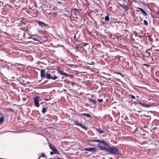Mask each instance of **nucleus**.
<instances>
[{
    "mask_svg": "<svg viewBox=\"0 0 159 159\" xmlns=\"http://www.w3.org/2000/svg\"><path fill=\"white\" fill-rule=\"evenodd\" d=\"M129 96H131V97L132 98H133V99H135V97L134 96V95H129Z\"/></svg>",
    "mask_w": 159,
    "mask_h": 159,
    "instance_id": "cd10ccee",
    "label": "nucleus"
},
{
    "mask_svg": "<svg viewBox=\"0 0 159 159\" xmlns=\"http://www.w3.org/2000/svg\"><path fill=\"white\" fill-rule=\"evenodd\" d=\"M74 123L76 125L80 126L82 129H84L85 130H87V127L83 125L82 124L79 123V122L76 121H74Z\"/></svg>",
    "mask_w": 159,
    "mask_h": 159,
    "instance_id": "39448f33",
    "label": "nucleus"
},
{
    "mask_svg": "<svg viewBox=\"0 0 159 159\" xmlns=\"http://www.w3.org/2000/svg\"><path fill=\"white\" fill-rule=\"evenodd\" d=\"M54 154V152L53 151H52H52L50 152V154L51 155H53Z\"/></svg>",
    "mask_w": 159,
    "mask_h": 159,
    "instance_id": "f704fd0d",
    "label": "nucleus"
},
{
    "mask_svg": "<svg viewBox=\"0 0 159 159\" xmlns=\"http://www.w3.org/2000/svg\"><path fill=\"white\" fill-rule=\"evenodd\" d=\"M49 147L52 150L55 147L51 143H49Z\"/></svg>",
    "mask_w": 159,
    "mask_h": 159,
    "instance_id": "a211bd4d",
    "label": "nucleus"
},
{
    "mask_svg": "<svg viewBox=\"0 0 159 159\" xmlns=\"http://www.w3.org/2000/svg\"><path fill=\"white\" fill-rule=\"evenodd\" d=\"M36 4H34V7H32L33 10H35L36 9Z\"/></svg>",
    "mask_w": 159,
    "mask_h": 159,
    "instance_id": "c756f323",
    "label": "nucleus"
},
{
    "mask_svg": "<svg viewBox=\"0 0 159 159\" xmlns=\"http://www.w3.org/2000/svg\"><path fill=\"white\" fill-rule=\"evenodd\" d=\"M107 16H105V20L106 21H108L109 20V18L108 16L109 14L107 13Z\"/></svg>",
    "mask_w": 159,
    "mask_h": 159,
    "instance_id": "4be33fe9",
    "label": "nucleus"
},
{
    "mask_svg": "<svg viewBox=\"0 0 159 159\" xmlns=\"http://www.w3.org/2000/svg\"><path fill=\"white\" fill-rule=\"evenodd\" d=\"M57 71L59 74L61 75H65L66 76H70L72 78L73 77L72 75L67 74L66 73L64 72L62 70H57Z\"/></svg>",
    "mask_w": 159,
    "mask_h": 159,
    "instance_id": "f03ea898",
    "label": "nucleus"
},
{
    "mask_svg": "<svg viewBox=\"0 0 159 159\" xmlns=\"http://www.w3.org/2000/svg\"><path fill=\"white\" fill-rule=\"evenodd\" d=\"M116 74H119L120 75H121V76H123V75H122V74L120 72H116Z\"/></svg>",
    "mask_w": 159,
    "mask_h": 159,
    "instance_id": "473e14b6",
    "label": "nucleus"
},
{
    "mask_svg": "<svg viewBox=\"0 0 159 159\" xmlns=\"http://www.w3.org/2000/svg\"><path fill=\"white\" fill-rule=\"evenodd\" d=\"M137 9L138 10H137L136 11H139V10L141 12L143 15L144 16H148V14L146 12V11H144L143 9L139 7H137Z\"/></svg>",
    "mask_w": 159,
    "mask_h": 159,
    "instance_id": "0eeeda50",
    "label": "nucleus"
},
{
    "mask_svg": "<svg viewBox=\"0 0 159 159\" xmlns=\"http://www.w3.org/2000/svg\"><path fill=\"white\" fill-rule=\"evenodd\" d=\"M88 100L90 101H91L93 104L95 105H96L97 104V102L96 99H92L90 98H88Z\"/></svg>",
    "mask_w": 159,
    "mask_h": 159,
    "instance_id": "ddd939ff",
    "label": "nucleus"
},
{
    "mask_svg": "<svg viewBox=\"0 0 159 159\" xmlns=\"http://www.w3.org/2000/svg\"><path fill=\"white\" fill-rule=\"evenodd\" d=\"M45 100H46V101H48V100H46V99H45Z\"/></svg>",
    "mask_w": 159,
    "mask_h": 159,
    "instance_id": "58836bf2",
    "label": "nucleus"
},
{
    "mask_svg": "<svg viewBox=\"0 0 159 159\" xmlns=\"http://www.w3.org/2000/svg\"><path fill=\"white\" fill-rule=\"evenodd\" d=\"M99 148L102 150H106V151L107 152V148H107L106 147L103 146H99Z\"/></svg>",
    "mask_w": 159,
    "mask_h": 159,
    "instance_id": "4468645a",
    "label": "nucleus"
},
{
    "mask_svg": "<svg viewBox=\"0 0 159 159\" xmlns=\"http://www.w3.org/2000/svg\"><path fill=\"white\" fill-rule=\"evenodd\" d=\"M140 21H142L143 20V19L142 18H140Z\"/></svg>",
    "mask_w": 159,
    "mask_h": 159,
    "instance_id": "4c0bfd02",
    "label": "nucleus"
},
{
    "mask_svg": "<svg viewBox=\"0 0 159 159\" xmlns=\"http://www.w3.org/2000/svg\"><path fill=\"white\" fill-rule=\"evenodd\" d=\"M46 157V156L45 154L43 153H42L41 154L40 156V157H39L38 159H39L41 157Z\"/></svg>",
    "mask_w": 159,
    "mask_h": 159,
    "instance_id": "412c9836",
    "label": "nucleus"
},
{
    "mask_svg": "<svg viewBox=\"0 0 159 159\" xmlns=\"http://www.w3.org/2000/svg\"><path fill=\"white\" fill-rule=\"evenodd\" d=\"M98 100L99 102H101L103 101V100L102 99H98Z\"/></svg>",
    "mask_w": 159,
    "mask_h": 159,
    "instance_id": "c85d7f7f",
    "label": "nucleus"
},
{
    "mask_svg": "<svg viewBox=\"0 0 159 159\" xmlns=\"http://www.w3.org/2000/svg\"><path fill=\"white\" fill-rule=\"evenodd\" d=\"M49 147L52 150L55 147L51 143H49Z\"/></svg>",
    "mask_w": 159,
    "mask_h": 159,
    "instance_id": "6ab92c4d",
    "label": "nucleus"
},
{
    "mask_svg": "<svg viewBox=\"0 0 159 159\" xmlns=\"http://www.w3.org/2000/svg\"><path fill=\"white\" fill-rule=\"evenodd\" d=\"M46 78L47 79H52L53 80H55L58 78V77L56 75H54L53 77L52 75L51 76L50 73H47Z\"/></svg>",
    "mask_w": 159,
    "mask_h": 159,
    "instance_id": "7ed1b4c3",
    "label": "nucleus"
},
{
    "mask_svg": "<svg viewBox=\"0 0 159 159\" xmlns=\"http://www.w3.org/2000/svg\"><path fill=\"white\" fill-rule=\"evenodd\" d=\"M5 110H8L10 111H11V112H13L14 111L11 108H8V109H5Z\"/></svg>",
    "mask_w": 159,
    "mask_h": 159,
    "instance_id": "bb28decb",
    "label": "nucleus"
},
{
    "mask_svg": "<svg viewBox=\"0 0 159 159\" xmlns=\"http://www.w3.org/2000/svg\"><path fill=\"white\" fill-rule=\"evenodd\" d=\"M88 44V43H82V44L83 45V46H87Z\"/></svg>",
    "mask_w": 159,
    "mask_h": 159,
    "instance_id": "7c9ffc66",
    "label": "nucleus"
},
{
    "mask_svg": "<svg viewBox=\"0 0 159 159\" xmlns=\"http://www.w3.org/2000/svg\"><path fill=\"white\" fill-rule=\"evenodd\" d=\"M85 151H90L93 153L97 151V149L95 148H85L84 149Z\"/></svg>",
    "mask_w": 159,
    "mask_h": 159,
    "instance_id": "423d86ee",
    "label": "nucleus"
},
{
    "mask_svg": "<svg viewBox=\"0 0 159 159\" xmlns=\"http://www.w3.org/2000/svg\"><path fill=\"white\" fill-rule=\"evenodd\" d=\"M82 115L84 116H86L87 117H90L91 118H92V117L91 116V115L89 114H87L86 113H83Z\"/></svg>",
    "mask_w": 159,
    "mask_h": 159,
    "instance_id": "dca6fc26",
    "label": "nucleus"
},
{
    "mask_svg": "<svg viewBox=\"0 0 159 159\" xmlns=\"http://www.w3.org/2000/svg\"><path fill=\"white\" fill-rule=\"evenodd\" d=\"M138 104H140V105L143 106V107H149V106L148 105H145L141 102H139Z\"/></svg>",
    "mask_w": 159,
    "mask_h": 159,
    "instance_id": "aec40b11",
    "label": "nucleus"
},
{
    "mask_svg": "<svg viewBox=\"0 0 159 159\" xmlns=\"http://www.w3.org/2000/svg\"><path fill=\"white\" fill-rule=\"evenodd\" d=\"M138 17L134 21L136 22H138V21L139 20V19H138Z\"/></svg>",
    "mask_w": 159,
    "mask_h": 159,
    "instance_id": "2f4dec72",
    "label": "nucleus"
},
{
    "mask_svg": "<svg viewBox=\"0 0 159 159\" xmlns=\"http://www.w3.org/2000/svg\"><path fill=\"white\" fill-rule=\"evenodd\" d=\"M120 6L122 8L125 9H128V6L127 5H124L120 4Z\"/></svg>",
    "mask_w": 159,
    "mask_h": 159,
    "instance_id": "f3484780",
    "label": "nucleus"
},
{
    "mask_svg": "<svg viewBox=\"0 0 159 159\" xmlns=\"http://www.w3.org/2000/svg\"><path fill=\"white\" fill-rule=\"evenodd\" d=\"M57 2L58 4H61V2L60 1H58Z\"/></svg>",
    "mask_w": 159,
    "mask_h": 159,
    "instance_id": "c9c22d12",
    "label": "nucleus"
},
{
    "mask_svg": "<svg viewBox=\"0 0 159 159\" xmlns=\"http://www.w3.org/2000/svg\"><path fill=\"white\" fill-rule=\"evenodd\" d=\"M47 110L45 107H43L42 110V112L44 114L46 111Z\"/></svg>",
    "mask_w": 159,
    "mask_h": 159,
    "instance_id": "b1692460",
    "label": "nucleus"
},
{
    "mask_svg": "<svg viewBox=\"0 0 159 159\" xmlns=\"http://www.w3.org/2000/svg\"><path fill=\"white\" fill-rule=\"evenodd\" d=\"M52 150L54 152V153L55 154H57L59 155L60 154V152L58 151V150L55 147Z\"/></svg>",
    "mask_w": 159,
    "mask_h": 159,
    "instance_id": "f8f14e48",
    "label": "nucleus"
},
{
    "mask_svg": "<svg viewBox=\"0 0 159 159\" xmlns=\"http://www.w3.org/2000/svg\"><path fill=\"white\" fill-rule=\"evenodd\" d=\"M32 39L33 40L35 41H38L39 42L38 43H39V42H40V41H39V40L35 38H32Z\"/></svg>",
    "mask_w": 159,
    "mask_h": 159,
    "instance_id": "a878e982",
    "label": "nucleus"
},
{
    "mask_svg": "<svg viewBox=\"0 0 159 159\" xmlns=\"http://www.w3.org/2000/svg\"><path fill=\"white\" fill-rule=\"evenodd\" d=\"M74 84H75V83H74V82H72L71 83V84H72V85H74Z\"/></svg>",
    "mask_w": 159,
    "mask_h": 159,
    "instance_id": "e433bc0d",
    "label": "nucleus"
},
{
    "mask_svg": "<svg viewBox=\"0 0 159 159\" xmlns=\"http://www.w3.org/2000/svg\"><path fill=\"white\" fill-rule=\"evenodd\" d=\"M96 131L99 132L100 134H102L104 133V131L101 130L100 129H96Z\"/></svg>",
    "mask_w": 159,
    "mask_h": 159,
    "instance_id": "2eb2a0df",
    "label": "nucleus"
},
{
    "mask_svg": "<svg viewBox=\"0 0 159 159\" xmlns=\"http://www.w3.org/2000/svg\"><path fill=\"white\" fill-rule=\"evenodd\" d=\"M143 65L146 66H147V67H148L150 66L149 65H148V64H143Z\"/></svg>",
    "mask_w": 159,
    "mask_h": 159,
    "instance_id": "72a5a7b5",
    "label": "nucleus"
},
{
    "mask_svg": "<svg viewBox=\"0 0 159 159\" xmlns=\"http://www.w3.org/2000/svg\"><path fill=\"white\" fill-rule=\"evenodd\" d=\"M45 70L44 69H42L40 70V76L42 79L46 78V74H45Z\"/></svg>",
    "mask_w": 159,
    "mask_h": 159,
    "instance_id": "6e6552de",
    "label": "nucleus"
},
{
    "mask_svg": "<svg viewBox=\"0 0 159 159\" xmlns=\"http://www.w3.org/2000/svg\"><path fill=\"white\" fill-rule=\"evenodd\" d=\"M150 50V49L147 50L145 51V52H144V56L147 57H149L151 55L150 52H149V51Z\"/></svg>",
    "mask_w": 159,
    "mask_h": 159,
    "instance_id": "1a4fd4ad",
    "label": "nucleus"
},
{
    "mask_svg": "<svg viewBox=\"0 0 159 159\" xmlns=\"http://www.w3.org/2000/svg\"><path fill=\"white\" fill-rule=\"evenodd\" d=\"M39 98L37 96H36L34 99L35 105L37 107H39Z\"/></svg>",
    "mask_w": 159,
    "mask_h": 159,
    "instance_id": "20e7f679",
    "label": "nucleus"
},
{
    "mask_svg": "<svg viewBox=\"0 0 159 159\" xmlns=\"http://www.w3.org/2000/svg\"><path fill=\"white\" fill-rule=\"evenodd\" d=\"M107 152L114 155L119 154L118 149L115 147H108L107 149Z\"/></svg>",
    "mask_w": 159,
    "mask_h": 159,
    "instance_id": "f257e3e1",
    "label": "nucleus"
},
{
    "mask_svg": "<svg viewBox=\"0 0 159 159\" xmlns=\"http://www.w3.org/2000/svg\"><path fill=\"white\" fill-rule=\"evenodd\" d=\"M98 140L97 139H92L89 140V142H97Z\"/></svg>",
    "mask_w": 159,
    "mask_h": 159,
    "instance_id": "5701e85b",
    "label": "nucleus"
},
{
    "mask_svg": "<svg viewBox=\"0 0 159 159\" xmlns=\"http://www.w3.org/2000/svg\"><path fill=\"white\" fill-rule=\"evenodd\" d=\"M36 22L41 26H42L43 25L45 26H48V24H46L44 22H42L41 21L37 20L36 21Z\"/></svg>",
    "mask_w": 159,
    "mask_h": 159,
    "instance_id": "9d476101",
    "label": "nucleus"
},
{
    "mask_svg": "<svg viewBox=\"0 0 159 159\" xmlns=\"http://www.w3.org/2000/svg\"><path fill=\"white\" fill-rule=\"evenodd\" d=\"M51 13H49V14H51Z\"/></svg>",
    "mask_w": 159,
    "mask_h": 159,
    "instance_id": "ea45409f",
    "label": "nucleus"
},
{
    "mask_svg": "<svg viewBox=\"0 0 159 159\" xmlns=\"http://www.w3.org/2000/svg\"><path fill=\"white\" fill-rule=\"evenodd\" d=\"M97 142L103 143L106 145H108L107 142L104 140H98Z\"/></svg>",
    "mask_w": 159,
    "mask_h": 159,
    "instance_id": "9b49d317",
    "label": "nucleus"
},
{
    "mask_svg": "<svg viewBox=\"0 0 159 159\" xmlns=\"http://www.w3.org/2000/svg\"><path fill=\"white\" fill-rule=\"evenodd\" d=\"M143 23L146 26H148V22H147V21L146 20H144L143 21Z\"/></svg>",
    "mask_w": 159,
    "mask_h": 159,
    "instance_id": "393cba45",
    "label": "nucleus"
}]
</instances>
